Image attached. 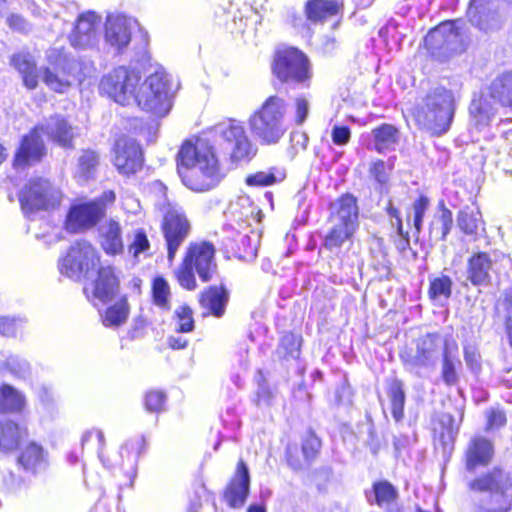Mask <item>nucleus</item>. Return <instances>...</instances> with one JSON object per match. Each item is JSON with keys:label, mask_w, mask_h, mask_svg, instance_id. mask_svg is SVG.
Returning a JSON list of instances; mask_svg holds the SVG:
<instances>
[{"label": "nucleus", "mask_w": 512, "mask_h": 512, "mask_svg": "<svg viewBox=\"0 0 512 512\" xmlns=\"http://www.w3.org/2000/svg\"><path fill=\"white\" fill-rule=\"evenodd\" d=\"M101 246L107 254L116 255L123 252L122 231L118 222L109 221L99 228Z\"/></svg>", "instance_id": "31"}, {"label": "nucleus", "mask_w": 512, "mask_h": 512, "mask_svg": "<svg viewBox=\"0 0 512 512\" xmlns=\"http://www.w3.org/2000/svg\"><path fill=\"white\" fill-rule=\"evenodd\" d=\"M488 95L493 103L483 93L479 99H473L469 107L472 121L479 130L487 126L494 116V104L512 106V72L499 74L488 87Z\"/></svg>", "instance_id": "8"}, {"label": "nucleus", "mask_w": 512, "mask_h": 512, "mask_svg": "<svg viewBox=\"0 0 512 512\" xmlns=\"http://www.w3.org/2000/svg\"><path fill=\"white\" fill-rule=\"evenodd\" d=\"M138 25L137 20L120 14H108L104 23L105 43L117 53H122L130 44L132 30Z\"/></svg>", "instance_id": "15"}, {"label": "nucleus", "mask_w": 512, "mask_h": 512, "mask_svg": "<svg viewBox=\"0 0 512 512\" xmlns=\"http://www.w3.org/2000/svg\"><path fill=\"white\" fill-rule=\"evenodd\" d=\"M250 477L248 468L243 461H240L236 474L225 490L224 498L232 508L241 507L248 496Z\"/></svg>", "instance_id": "26"}, {"label": "nucleus", "mask_w": 512, "mask_h": 512, "mask_svg": "<svg viewBox=\"0 0 512 512\" xmlns=\"http://www.w3.org/2000/svg\"><path fill=\"white\" fill-rule=\"evenodd\" d=\"M374 148L378 153L394 150L399 141V131L391 124H383L372 131Z\"/></svg>", "instance_id": "36"}, {"label": "nucleus", "mask_w": 512, "mask_h": 512, "mask_svg": "<svg viewBox=\"0 0 512 512\" xmlns=\"http://www.w3.org/2000/svg\"><path fill=\"white\" fill-rule=\"evenodd\" d=\"M162 211V230L167 245V258L172 263L179 247L189 235L190 223L182 209L177 205L164 204Z\"/></svg>", "instance_id": "14"}, {"label": "nucleus", "mask_w": 512, "mask_h": 512, "mask_svg": "<svg viewBox=\"0 0 512 512\" xmlns=\"http://www.w3.org/2000/svg\"><path fill=\"white\" fill-rule=\"evenodd\" d=\"M301 338L293 333L285 334L280 341L279 349L285 357L297 358L300 353Z\"/></svg>", "instance_id": "51"}, {"label": "nucleus", "mask_w": 512, "mask_h": 512, "mask_svg": "<svg viewBox=\"0 0 512 512\" xmlns=\"http://www.w3.org/2000/svg\"><path fill=\"white\" fill-rule=\"evenodd\" d=\"M118 279L111 266L100 267L97 278L84 287L88 299H97L101 302L110 301L116 294Z\"/></svg>", "instance_id": "23"}, {"label": "nucleus", "mask_w": 512, "mask_h": 512, "mask_svg": "<svg viewBox=\"0 0 512 512\" xmlns=\"http://www.w3.org/2000/svg\"><path fill=\"white\" fill-rule=\"evenodd\" d=\"M338 47V40L334 33L324 35L318 44V50L324 55L332 54Z\"/></svg>", "instance_id": "62"}, {"label": "nucleus", "mask_w": 512, "mask_h": 512, "mask_svg": "<svg viewBox=\"0 0 512 512\" xmlns=\"http://www.w3.org/2000/svg\"><path fill=\"white\" fill-rule=\"evenodd\" d=\"M128 304L126 300H121L109 307L103 318V324L106 327H116L123 324L128 317Z\"/></svg>", "instance_id": "44"}, {"label": "nucleus", "mask_w": 512, "mask_h": 512, "mask_svg": "<svg viewBox=\"0 0 512 512\" xmlns=\"http://www.w3.org/2000/svg\"><path fill=\"white\" fill-rule=\"evenodd\" d=\"M453 224L452 212L443 203L439 205V213L431 222L429 235L434 241H443L450 233Z\"/></svg>", "instance_id": "38"}, {"label": "nucleus", "mask_w": 512, "mask_h": 512, "mask_svg": "<svg viewBox=\"0 0 512 512\" xmlns=\"http://www.w3.org/2000/svg\"><path fill=\"white\" fill-rule=\"evenodd\" d=\"M488 0H471L467 15L472 24L478 26L482 30L489 29V26L482 21V14L485 13Z\"/></svg>", "instance_id": "49"}, {"label": "nucleus", "mask_w": 512, "mask_h": 512, "mask_svg": "<svg viewBox=\"0 0 512 512\" xmlns=\"http://www.w3.org/2000/svg\"><path fill=\"white\" fill-rule=\"evenodd\" d=\"M486 430L498 429L506 424V415L498 409H491L486 414Z\"/></svg>", "instance_id": "60"}, {"label": "nucleus", "mask_w": 512, "mask_h": 512, "mask_svg": "<svg viewBox=\"0 0 512 512\" xmlns=\"http://www.w3.org/2000/svg\"><path fill=\"white\" fill-rule=\"evenodd\" d=\"M178 173L183 184L194 192L212 190L225 177L217 147L203 138L182 144L178 152Z\"/></svg>", "instance_id": "1"}, {"label": "nucleus", "mask_w": 512, "mask_h": 512, "mask_svg": "<svg viewBox=\"0 0 512 512\" xmlns=\"http://www.w3.org/2000/svg\"><path fill=\"white\" fill-rule=\"evenodd\" d=\"M175 317L177 319L176 332L186 333L190 332L194 328V320L192 317V310L187 306H181L175 311Z\"/></svg>", "instance_id": "52"}, {"label": "nucleus", "mask_w": 512, "mask_h": 512, "mask_svg": "<svg viewBox=\"0 0 512 512\" xmlns=\"http://www.w3.org/2000/svg\"><path fill=\"white\" fill-rule=\"evenodd\" d=\"M355 231L342 225L331 224V228L324 238V248L331 252H338L343 244L352 238Z\"/></svg>", "instance_id": "42"}, {"label": "nucleus", "mask_w": 512, "mask_h": 512, "mask_svg": "<svg viewBox=\"0 0 512 512\" xmlns=\"http://www.w3.org/2000/svg\"><path fill=\"white\" fill-rule=\"evenodd\" d=\"M101 18L94 12H86L77 18L75 27L69 36L74 48L91 49L97 46L100 40Z\"/></svg>", "instance_id": "18"}, {"label": "nucleus", "mask_w": 512, "mask_h": 512, "mask_svg": "<svg viewBox=\"0 0 512 512\" xmlns=\"http://www.w3.org/2000/svg\"><path fill=\"white\" fill-rule=\"evenodd\" d=\"M150 243L144 230L135 231L131 243L128 245V253L136 260L141 255L144 257L149 255Z\"/></svg>", "instance_id": "48"}, {"label": "nucleus", "mask_w": 512, "mask_h": 512, "mask_svg": "<svg viewBox=\"0 0 512 512\" xmlns=\"http://www.w3.org/2000/svg\"><path fill=\"white\" fill-rule=\"evenodd\" d=\"M460 365L457 343L446 339L443 343L441 365V376L446 385L452 386L458 382L457 367Z\"/></svg>", "instance_id": "30"}, {"label": "nucleus", "mask_w": 512, "mask_h": 512, "mask_svg": "<svg viewBox=\"0 0 512 512\" xmlns=\"http://www.w3.org/2000/svg\"><path fill=\"white\" fill-rule=\"evenodd\" d=\"M26 405L24 394L15 387L0 384V414L20 413Z\"/></svg>", "instance_id": "33"}, {"label": "nucleus", "mask_w": 512, "mask_h": 512, "mask_svg": "<svg viewBox=\"0 0 512 512\" xmlns=\"http://www.w3.org/2000/svg\"><path fill=\"white\" fill-rule=\"evenodd\" d=\"M184 260L195 269L199 278L204 282L211 280L217 269L215 249L208 242L191 243Z\"/></svg>", "instance_id": "19"}, {"label": "nucleus", "mask_w": 512, "mask_h": 512, "mask_svg": "<svg viewBox=\"0 0 512 512\" xmlns=\"http://www.w3.org/2000/svg\"><path fill=\"white\" fill-rule=\"evenodd\" d=\"M274 74L286 83L309 86L311 72L307 57L298 49L287 48L278 51L274 60Z\"/></svg>", "instance_id": "12"}, {"label": "nucleus", "mask_w": 512, "mask_h": 512, "mask_svg": "<svg viewBox=\"0 0 512 512\" xmlns=\"http://www.w3.org/2000/svg\"><path fill=\"white\" fill-rule=\"evenodd\" d=\"M27 436V428L11 420L0 421V450L9 452L16 449Z\"/></svg>", "instance_id": "32"}, {"label": "nucleus", "mask_w": 512, "mask_h": 512, "mask_svg": "<svg viewBox=\"0 0 512 512\" xmlns=\"http://www.w3.org/2000/svg\"><path fill=\"white\" fill-rule=\"evenodd\" d=\"M153 302L158 307L169 309L170 287L163 277H156L152 284Z\"/></svg>", "instance_id": "47"}, {"label": "nucleus", "mask_w": 512, "mask_h": 512, "mask_svg": "<svg viewBox=\"0 0 512 512\" xmlns=\"http://www.w3.org/2000/svg\"><path fill=\"white\" fill-rule=\"evenodd\" d=\"M453 281L447 275H440L429 279V298L437 305L444 306L452 295Z\"/></svg>", "instance_id": "39"}, {"label": "nucleus", "mask_w": 512, "mask_h": 512, "mask_svg": "<svg viewBox=\"0 0 512 512\" xmlns=\"http://www.w3.org/2000/svg\"><path fill=\"white\" fill-rule=\"evenodd\" d=\"M474 512H508L512 507V469L494 467L468 484Z\"/></svg>", "instance_id": "2"}, {"label": "nucleus", "mask_w": 512, "mask_h": 512, "mask_svg": "<svg viewBox=\"0 0 512 512\" xmlns=\"http://www.w3.org/2000/svg\"><path fill=\"white\" fill-rule=\"evenodd\" d=\"M194 268L186 261L176 271V277L181 287L187 290H194L197 286L194 276Z\"/></svg>", "instance_id": "50"}, {"label": "nucleus", "mask_w": 512, "mask_h": 512, "mask_svg": "<svg viewBox=\"0 0 512 512\" xmlns=\"http://www.w3.org/2000/svg\"><path fill=\"white\" fill-rule=\"evenodd\" d=\"M429 207V199L426 196H420L419 199H417L413 204V212H414V218H413V224L414 227L419 233L422 228L423 218L424 215Z\"/></svg>", "instance_id": "55"}, {"label": "nucleus", "mask_w": 512, "mask_h": 512, "mask_svg": "<svg viewBox=\"0 0 512 512\" xmlns=\"http://www.w3.org/2000/svg\"><path fill=\"white\" fill-rule=\"evenodd\" d=\"M25 320L21 317L0 316V334L3 336H15L22 328Z\"/></svg>", "instance_id": "53"}, {"label": "nucleus", "mask_w": 512, "mask_h": 512, "mask_svg": "<svg viewBox=\"0 0 512 512\" xmlns=\"http://www.w3.org/2000/svg\"><path fill=\"white\" fill-rule=\"evenodd\" d=\"M168 343L172 349H183L187 346L188 340L182 336H170Z\"/></svg>", "instance_id": "64"}, {"label": "nucleus", "mask_w": 512, "mask_h": 512, "mask_svg": "<svg viewBox=\"0 0 512 512\" xmlns=\"http://www.w3.org/2000/svg\"><path fill=\"white\" fill-rule=\"evenodd\" d=\"M304 11L310 22L324 23L328 19L342 14L343 4L337 0H308Z\"/></svg>", "instance_id": "27"}, {"label": "nucleus", "mask_w": 512, "mask_h": 512, "mask_svg": "<svg viewBox=\"0 0 512 512\" xmlns=\"http://www.w3.org/2000/svg\"><path fill=\"white\" fill-rule=\"evenodd\" d=\"M287 101L278 96H269L248 119L252 135L265 145L277 144L287 132Z\"/></svg>", "instance_id": "4"}, {"label": "nucleus", "mask_w": 512, "mask_h": 512, "mask_svg": "<svg viewBox=\"0 0 512 512\" xmlns=\"http://www.w3.org/2000/svg\"><path fill=\"white\" fill-rule=\"evenodd\" d=\"M43 82L52 90L58 93L65 92L71 85L70 75H59L58 72L50 68L41 70Z\"/></svg>", "instance_id": "45"}, {"label": "nucleus", "mask_w": 512, "mask_h": 512, "mask_svg": "<svg viewBox=\"0 0 512 512\" xmlns=\"http://www.w3.org/2000/svg\"><path fill=\"white\" fill-rule=\"evenodd\" d=\"M370 174L381 185H384L388 182L389 173L386 164L382 160L373 162L370 167Z\"/></svg>", "instance_id": "61"}, {"label": "nucleus", "mask_w": 512, "mask_h": 512, "mask_svg": "<svg viewBox=\"0 0 512 512\" xmlns=\"http://www.w3.org/2000/svg\"><path fill=\"white\" fill-rule=\"evenodd\" d=\"M166 395L159 390L149 391L145 396V406L148 411L159 412L163 409Z\"/></svg>", "instance_id": "56"}, {"label": "nucleus", "mask_w": 512, "mask_h": 512, "mask_svg": "<svg viewBox=\"0 0 512 512\" xmlns=\"http://www.w3.org/2000/svg\"><path fill=\"white\" fill-rule=\"evenodd\" d=\"M61 199V191L44 178L29 180L19 194V201L26 215L38 210L55 208Z\"/></svg>", "instance_id": "11"}, {"label": "nucleus", "mask_w": 512, "mask_h": 512, "mask_svg": "<svg viewBox=\"0 0 512 512\" xmlns=\"http://www.w3.org/2000/svg\"><path fill=\"white\" fill-rule=\"evenodd\" d=\"M391 403V412L395 421L399 422L404 415L405 392L404 384L399 379H393L387 391Z\"/></svg>", "instance_id": "43"}, {"label": "nucleus", "mask_w": 512, "mask_h": 512, "mask_svg": "<svg viewBox=\"0 0 512 512\" xmlns=\"http://www.w3.org/2000/svg\"><path fill=\"white\" fill-rule=\"evenodd\" d=\"M497 259L494 253L473 252L466 261V280L475 287H487L496 271Z\"/></svg>", "instance_id": "17"}, {"label": "nucleus", "mask_w": 512, "mask_h": 512, "mask_svg": "<svg viewBox=\"0 0 512 512\" xmlns=\"http://www.w3.org/2000/svg\"><path fill=\"white\" fill-rule=\"evenodd\" d=\"M41 132H45L54 141L63 147H69L75 136V129L59 117L51 118L44 127H37L25 135L21 141L15 158L14 167L24 169L41 161L45 155V146L41 138Z\"/></svg>", "instance_id": "3"}, {"label": "nucleus", "mask_w": 512, "mask_h": 512, "mask_svg": "<svg viewBox=\"0 0 512 512\" xmlns=\"http://www.w3.org/2000/svg\"><path fill=\"white\" fill-rule=\"evenodd\" d=\"M321 442L314 434H309L302 444V453L306 460H313L319 452Z\"/></svg>", "instance_id": "57"}, {"label": "nucleus", "mask_w": 512, "mask_h": 512, "mask_svg": "<svg viewBox=\"0 0 512 512\" xmlns=\"http://www.w3.org/2000/svg\"><path fill=\"white\" fill-rule=\"evenodd\" d=\"M440 349V337L436 334H427L418 341L415 355L402 356V359L410 371H415V373L419 374V368H432L435 366Z\"/></svg>", "instance_id": "20"}, {"label": "nucleus", "mask_w": 512, "mask_h": 512, "mask_svg": "<svg viewBox=\"0 0 512 512\" xmlns=\"http://www.w3.org/2000/svg\"><path fill=\"white\" fill-rule=\"evenodd\" d=\"M228 291L224 286H213L207 289L201 296V304L207 308L214 316L221 317L225 312V306L228 302Z\"/></svg>", "instance_id": "35"}, {"label": "nucleus", "mask_w": 512, "mask_h": 512, "mask_svg": "<svg viewBox=\"0 0 512 512\" xmlns=\"http://www.w3.org/2000/svg\"><path fill=\"white\" fill-rule=\"evenodd\" d=\"M500 307L505 312L504 321L507 335L512 344V289L504 291L503 299L500 302Z\"/></svg>", "instance_id": "54"}, {"label": "nucleus", "mask_w": 512, "mask_h": 512, "mask_svg": "<svg viewBox=\"0 0 512 512\" xmlns=\"http://www.w3.org/2000/svg\"><path fill=\"white\" fill-rule=\"evenodd\" d=\"M370 504H377L386 512H400L397 505L398 491L388 481H378L373 484L372 491L366 493Z\"/></svg>", "instance_id": "28"}, {"label": "nucleus", "mask_w": 512, "mask_h": 512, "mask_svg": "<svg viewBox=\"0 0 512 512\" xmlns=\"http://www.w3.org/2000/svg\"><path fill=\"white\" fill-rule=\"evenodd\" d=\"M425 44L431 49L453 54L462 49V37L456 21L443 22L425 37Z\"/></svg>", "instance_id": "22"}, {"label": "nucleus", "mask_w": 512, "mask_h": 512, "mask_svg": "<svg viewBox=\"0 0 512 512\" xmlns=\"http://www.w3.org/2000/svg\"><path fill=\"white\" fill-rule=\"evenodd\" d=\"M113 162L117 170L125 175L136 173L143 163L138 143L129 137H122L115 143Z\"/></svg>", "instance_id": "21"}, {"label": "nucleus", "mask_w": 512, "mask_h": 512, "mask_svg": "<svg viewBox=\"0 0 512 512\" xmlns=\"http://www.w3.org/2000/svg\"><path fill=\"white\" fill-rule=\"evenodd\" d=\"M105 204L103 199L73 205L66 219V229L80 232L95 226L103 217Z\"/></svg>", "instance_id": "16"}, {"label": "nucleus", "mask_w": 512, "mask_h": 512, "mask_svg": "<svg viewBox=\"0 0 512 512\" xmlns=\"http://www.w3.org/2000/svg\"><path fill=\"white\" fill-rule=\"evenodd\" d=\"M215 141L230 162L238 164L250 161L257 152L247 136L243 124L234 119L219 123L212 130Z\"/></svg>", "instance_id": "7"}, {"label": "nucleus", "mask_w": 512, "mask_h": 512, "mask_svg": "<svg viewBox=\"0 0 512 512\" xmlns=\"http://www.w3.org/2000/svg\"><path fill=\"white\" fill-rule=\"evenodd\" d=\"M99 165V155L93 150H85L78 158L74 176L79 183L93 179Z\"/></svg>", "instance_id": "40"}, {"label": "nucleus", "mask_w": 512, "mask_h": 512, "mask_svg": "<svg viewBox=\"0 0 512 512\" xmlns=\"http://www.w3.org/2000/svg\"><path fill=\"white\" fill-rule=\"evenodd\" d=\"M8 25L17 31L26 32L29 30V24L27 21L17 14H12L7 18Z\"/></svg>", "instance_id": "63"}, {"label": "nucleus", "mask_w": 512, "mask_h": 512, "mask_svg": "<svg viewBox=\"0 0 512 512\" xmlns=\"http://www.w3.org/2000/svg\"><path fill=\"white\" fill-rule=\"evenodd\" d=\"M332 142L337 146H345L351 138V130L345 125H334L331 130Z\"/></svg>", "instance_id": "59"}, {"label": "nucleus", "mask_w": 512, "mask_h": 512, "mask_svg": "<svg viewBox=\"0 0 512 512\" xmlns=\"http://www.w3.org/2000/svg\"><path fill=\"white\" fill-rule=\"evenodd\" d=\"M19 464L33 474L44 472L49 466V455L35 442L29 443L20 453Z\"/></svg>", "instance_id": "29"}, {"label": "nucleus", "mask_w": 512, "mask_h": 512, "mask_svg": "<svg viewBox=\"0 0 512 512\" xmlns=\"http://www.w3.org/2000/svg\"><path fill=\"white\" fill-rule=\"evenodd\" d=\"M330 224L342 225L353 230L358 227L359 210L356 198L345 194L330 204Z\"/></svg>", "instance_id": "24"}, {"label": "nucleus", "mask_w": 512, "mask_h": 512, "mask_svg": "<svg viewBox=\"0 0 512 512\" xmlns=\"http://www.w3.org/2000/svg\"><path fill=\"white\" fill-rule=\"evenodd\" d=\"M90 441L96 443L98 456L104 466L109 469L120 468L130 479L136 476L138 460L146 449V442L143 436L127 440L121 445L120 450L112 456H105L104 454L105 437L102 430L91 429L84 432L81 437L82 449H84Z\"/></svg>", "instance_id": "5"}, {"label": "nucleus", "mask_w": 512, "mask_h": 512, "mask_svg": "<svg viewBox=\"0 0 512 512\" xmlns=\"http://www.w3.org/2000/svg\"><path fill=\"white\" fill-rule=\"evenodd\" d=\"M288 104L286 120L288 125L302 126L307 120L310 108V97L304 94L298 95L291 99Z\"/></svg>", "instance_id": "37"}, {"label": "nucleus", "mask_w": 512, "mask_h": 512, "mask_svg": "<svg viewBox=\"0 0 512 512\" xmlns=\"http://www.w3.org/2000/svg\"><path fill=\"white\" fill-rule=\"evenodd\" d=\"M457 225L467 235H478V230L483 228L481 212L470 207L463 208L457 216Z\"/></svg>", "instance_id": "41"}, {"label": "nucleus", "mask_w": 512, "mask_h": 512, "mask_svg": "<svg viewBox=\"0 0 512 512\" xmlns=\"http://www.w3.org/2000/svg\"><path fill=\"white\" fill-rule=\"evenodd\" d=\"M464 360L473 373H478L481 370L480 354L474 346H464Z\"/></svg>", "instance_id": "58"}, {"label": "nucleus", "mask_w": 512, "mask_h": 512, "mask_svg": "<svg viewBox=\"0 0 512 512\" xmlns=\"http://www.w3.org/2000/svg\"><path fill=\"white\" fill-rule=\"evenodd\" d=\"M141 76L134 70L125 67H118L107 75L100 82V90L121 105L133 103L134 94L140 83Z\"/></svg>", "instance_id": "13"}, {"label": "nucleus", "mask_w": 512, "mask_h": 512, "mask_svg": "<svg viewBox=\"0 0 512 512\" xmlns=\"http://www.w3.org/2000/svg\"><path fill=\"white\" fill-rule=\"evenodd\" d=\"M133 103L142 110L150 111L158 116H165L172 107V92L168 75L163 71H156L138 84Z\"/></svg>", "instance_id": "9"}, {"label": "nucleus", "mask_w": 512, "mask_h": 512, "mask_svg": "<svg viewBox=\"0 0 512 512\" xmlns=\"http://www.w3.org/2000/svg\"><path fill=\"white\" fill-rule=\"evenodd\" d=\"M99 263L96 249L86 240L73 243L66 255L59 262L62 275L72 279L81 280L88 277Z\"/></svg>", "instance_id": "10"}, {"label": "nucleus", "mask_w": 512, "mask_h": 512, "mask_svg": "<svg viewBox=\"0 0 512 512\" xmlns=\"http://www.w3.org/2000/svg\"><path fill=\"white\" fill-rule=\"evenodd\" d=\"M11 65L19 72L23 84L28 89H35L38 85L36 64L29 54L18 53L11 57Z\"/></svg>", "instance_id": "34"}, {"label": "nucleus", "mask_w": 512, "mask_h": 512, "mask_svg": "<svg viewBox=\"0 0 512 512\" xmlns=\"http://www.w3.org/2000/svg\"><path fill=\"white\" fill-rule=\"evenodd\" d=\"M493 442L481 435L473 436L465 449V466L468 471L487 466L493 459Z\"/></svg>", "instance_id": "25"}, {"label": "nucleus", "mask_w": 512, "mask_h": 512, "mask_svg": "<svg viewBox=\"0 0 512 512\" xmlns=\"http://www.w3.org/2000/svg\"><path fill=\"white\" fill-rule=\"evenodd\" d=\"M454 114V96L444 87L431 90L416 109L415 119L424 129L435 135L446 133Z\"/></svg>", "instance_id": "6"}, {"label": "nucleus", "mask_w": 512, "mask_h": 512, "mask_svg": "<svg viewBox=\"0 0 512 512\" xmlns=\"http://www.w3.org/2000/svg\"><path fill=\"white\" fill-rule=\"evenodd\" d=\"M285 174L280 170L268 169L259 171L246 178V183L250 186H268L283 180Z\"/></svg>", "instance_id": "46"}]
</instances>
